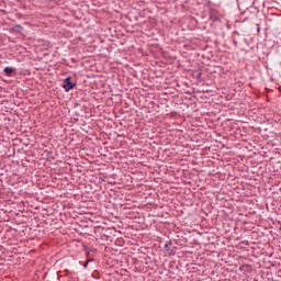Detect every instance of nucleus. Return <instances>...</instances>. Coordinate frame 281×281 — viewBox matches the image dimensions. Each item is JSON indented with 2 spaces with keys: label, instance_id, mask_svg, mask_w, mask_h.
<instances>
[{
  "label": "nucleus",
  "instance_id": "7ed1b4c3",
  "mask_svg": "<svg viewBox=\"0 0 281 281\" xmlns=\"http://www.w3.org/2000/svg\"><path fill=\"white\" fill-rule=\"evenodd\" d=\"M87 265H89V261H87V262L83 265L85 269H87Z\"/></svg>",
  "mask_w": 281,
  "mask_h": 281
},
{
  "label": "nucleus",
  "instance_id": "f03ea898",
  "mask_svg": "<svg viewBox=\"0 0 281 281\" xmlns=\"http://www.w3.org/2000/svg\"><path fill=\"white\" fill-rule=\"evenodd\" d=\"M4 74H7V76H12V74H14V69H12L10 67H5L4 68Z\"/></svg>",
  "mask_w": 281,
  "mask_h": 281
},
{
  "label": "nucleus",
  "instance_id": "f257e3e1",
  "mask_svg": "<svg viewBox=\"0 0 281 281\" xmlns=\"http://www.w3.org/2000/svg\"><path fill=\"white\" fill-rule=\"evenodd\" d=\"M74 87H76V83H71V77H67L64 80L63 88L65 89V91H71V89H74Z\"/></svg>",
  "mask_w": 281,
  "mask_h": 281
}]
</instances>
